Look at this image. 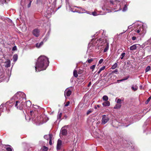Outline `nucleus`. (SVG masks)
<instances>
[{
	"label": "nucleus",
	"instance_id": "f257e3e1",
	"mask_svg": "<svg viewBox=\"0 0 151 151\" xmlns=\"http://www.w3.org/2000/svg\"><path fill=\"white\" fill-rule=\"evenodd\" d=\"M48 58L45 56H41L38 59L35 66L36 72L45 70L49 65Z\"/></svg>",
	"mask_w": 151,
	"mask_h": 151
},
{
	"label": "nucleus",
	"instance_id": "f03ea898",
	"mask_svg": "<svg viewBox=\"0 0 151 151\" xmlns=\"http://www.w3.org/2000/svg\"><path fill=\"white\" fill-rule=\"evenodd\" d=\"M13 98L15 99L17 98L18 100H20L21 101L23 99L25 100L26 99V95L23 92H19L16 94L13 97Z\"/></svg>",
	"mask_w": 151,
	"mask_h": 151
},
{
	"label": "nucleus",
	"instance_id": "7ed1b4c3",
	"mask_svg": "<svg viewBox=\"0 0 151 151\" xmlns=\"http://www.w3.org/2000/svg\"><path fill=\"white\" fill-rule=\"evenodd\" d=\"M30 114L31 115V117L32 119L33 120H34L35 122H39L41 120H39V117H37L36 118H35V114L37 113V111L36 110L35 111H30Z\"/></svg>",
	"mask_w": 151,
	"mask_h": 151
},
{
	"label": "nucleus",
	"instance_id": "20e7f679",
	"mask_svg": "<svg viewBox=\"0 0 151 151\" xmlns=\"http://www.w3.org/2000/svg\"><path fill=\"white\" fill-rule=\"evenodd\" d=\"M135 31L138 33H139L140 35H144L146 32L143 26L139 27V28L136 29Z\"/></svg>",
	"mask_w": 151,
	"mask_h": 151
},
{
	"label": "nucleus",
	"instance_id": "39448f33",
	"mask_svg": "<svg viewBox=\"0 0 151 151\" xmlns=\"http://www.w3.org/2000/svg\"><path fill=\"white\" fill-rule=\"evenodd\" d=\"M23 102H20L19 100L17 101L16 102V104L15 106L18 109L22 110L23 108Z\"/></svg>",
	"mask_w": 151,
	"mask_h": 151
},
{
	"label": "nucleus",
	"instance_id": "423d86ee",
	"mask_svg": "<svg viewBox=\"0 0 151 151\" xmlns=\"http://www.w3.org/2000/svg\"><path fill=\"white\" fill-rule=\"evenodd\" d=\"M109 118L108 115H105L102 116V118L101 121V123L103 124H104L106 123L109 120Z\"/></svg>",
	"mask_w": 151,
	"mask_h": 151
},
{
	"label": "nucleus",
	"instance_id": "0eeeda50",
	"mask_svg": "<svg viewBox=\"0 0 151 151\" xmlns=\"http://www.w3.org/2000/svg\"><path fill=\"white\" fill-rule=\"evenodd\" d=\"M140 45L139 44L134 45L130 47V50H133L136 49L137 47L139 48Z\"/></svg>",
	"mask_w": 151,
	"mask_h": 151
},
{
	"label": "nucleus",
	"instance_id": "6e6552de",
	"mask_svg": "<svg viewBox=\"0 0 151 151\" xmlns=\"http://www.w3.org/2000/svg\"><path fill=\"white\" fill-rule=\"evenodd\" d=\"M71 93V91L69 89H66L65 91L64 95L66 98V96H69Z\"/></svg>",
	"mask_w": 151,
	"mask_h": 151
},
{
	"label": "nucleus",
	"instance_id": "1a4fd4ad",
	"mask_svg": "<svg viewBox=\"0 0 151 151\" xmlns=\"http://www.w3.org/2000/svg\"><path fill=\"white\" fill-rule=\"evenodd\" d=\"M32 33L35 36L37 37L39 35L40 31L38 29H36L33 30Z\"/></svg>",
	"mask_w": 151,
	"mask_h": 151
},
{
	"label": "nucleus",
	"instance_id": "9d476101",
	"mask_svg": "<svg viewBox=\"0 0 151 151\" xmlns=\"http://www.w3.org/2000/svg\"><path fill=\"white\" fill-rule=\"evenodd\" d=\"M62 145V141H61L59 139L58 140L57 145V150H60L61 146Z\"/></svg>",
	"mask_w": 151,
	"mask_h": 151
},
{
	"label": "nucleus",
	"instance_id": "9b49d317",
	"mask_svg": "<svg viewBox=\"0 0 151 151\" xmlns=\"http://www.w3.org/2000/svg\"><path fill=\"white\" fill-rule=\"evenodd\" d=\"M61 134L63 135H65L67 134V130L66 129H64L63 127L61 129Z\"/></svg>",
	"mask_w": 151,
	"mask_h": 151
},
{
	"label": "nucleus",
	"instance_id": "f8f14e48",
	"mask_svg": "<svg viewBox=\"0 0 151 151\" xmlns=\"http://www.w3.org/2000/svg\"><path fill=\"white\" fill-rule=\"evenodd\" d=\"M105 48L104 50V52H107L109 49V45L108 43H107L105 45Z\"/></svg>",
	"mask_w": 151,
	"mask_h": 151
},
{
	"label": "nucleus",
	"instance_id": "ddd939ff",
	"mask_svg": "<svg viewBox=\"0 0 151 151\" xmlns=\"http://www.w3.org/2000/svg\"><path fill=\"white\" fill-rule=\"evenodd\" d=\"M5 148L7 151H12L13 148L10 145H6Z\"/></svg>",
	"mask_w": 151,
	"mask_h": 151
},
{
	"label": "nucleus",
	"instance_id": "4468645a",
	"mask_svg": "<svg viewBox=\"0 0 151 151\" xmlns=\"http://www.w3.org/2000/svg\"><path fill=\"white\" fill-rule=\"evenodd\" d=\"M102 105L104 106H109L110 105V103L109 101H106L103 102Z\"/></svg>",
	"mask_w": 151,
	"mask_h": 151
},
{
	"label": "nucleus",
	"instance_id": "2eb2a0df",
	"mask_svg": "<svg viewBox=\"0 0 151 151\" xmlns=\"http://www.w3.org/2000/svg\"><path fill=\"white\" fill-rule=\"evenodd\" d=\"M6 67H9L10 66L11 61L10 60H8L5 62Z\"/></svg>",
	"mask_w": 151,
	"mask_h": 151
},
{
	"label": "nucleus",
	"instance_id": "dca6fc26",
	"mask_svg": "<svg viewBox=\"0 0 151 151\" xmlns=\"http://www.w3.org/2000/svg\"><path fill=\"white\" fill-rule=\"evenodd\" d=\"M62 115V113L61 112L58 113L57 118L59 120V121H60L61 120V117Z\"/></svg>",
	"mask_w": 151,
	"mask_h": 151
},
{
	"label": "nucleus",
	"instance_id": "f3484780",
	"mask_svg": "<svg viewBox=\"0 0 151 151\" xmlns=\"http://www.w3.org/2000/svg\"><path fill=\"white\" fill-rule=\"evenodd\" d=\"M131 88L132 90L134 91H135L138 89V87L136 85H135V86H132Z\"/></svg>",
	"mask_w": 151,
	"mask_h": 151
},
{
	"label": "nucleus",
	"instance_id": "a211bd4d",
	"mask_svg": "<svg viewBox=\"0 0 151 151\" xmlns=\"http://www.w3.org/2000/svg\"><path fill=\"white\" fill-rule=\"evenodd\" d=\"M43 42H41L40 43H37L36 44V46L37 48H40L43 45Z\"/></svg>",
	"mask_w": 151,
	"mask_h": 151
},
{
	"label": "nucleus",
	"instance_id": "6ab92c4d",
	"mask_svg": "<svg viewBox=\"0 0 151 151\" xmlns=\"http://www.w3.org/2000/svg\"><path fill=\"white\" fill-rule=\"evenodd\" d=\"M121 106V105L119 104H117L114 107V109H120Z\"/></svg>",
	"mask_w": 151,
	"mask_h": 151
},
{
	"label": "nucleus",
	"instance_id": "aec40b11",
	"mask_svg": "<svg viewBox=\"0 0 151 151\" xmlns=\"http://www.w3.org/2000/svg\"><path fill=\"white\" fill-rule=\"evenodd\" d=\"M102 99L105 101H108L109 98L106 95L102 97Z\"/></svg>",
	"mask_w": 151,
	"mask_h": 151
},
{
	"label": "nucleus",
	"instance_id": "412c9836",
	"mask_svg": "<svg viewBox=\"0 0 151 151\" xmlns=\"http://www.w3.org/2000/svg\"><path fill=\"white\" fill-rule=\"evenodd\" d=\"M26 104L27 107H29L31 105V103L30 101H28L26 102Z\"/></svg>",
	"mask_w": 151,
	"mask_h": 151
},
{
	"label": "nucleus",
	"instance_id": "4be33fe9",
	"mask_svg": "<svg viewBox=\"0 0 151 151\" xmlns=\"http://www.w3.org/2000/svg\"><path fill=\"white\" fill-rule=\"evenodd\" d=\"M123 101V100H122L120 99H118L116 101V103L121 105V104L122 102Z\"/></svg>",
	"mask_w": 151,
	"mask_h": 151
},
{
	"label": "nucleus",
	"instance_id": "5701e85b",
	"mask_svg": "<svg viewBox=\"0 0 151 151\" xmlns=\"http://www.w3.org/2000/svg\"><path fill=\"white\" fill-rule=\"evenodd\" d=\"M118 65L117 63H115L112 66L111 68L112 69H114L115 68H116L117 66Z\"/></svg>",
	"mask_w": 151,
	"mask_h": 151
},
{
	"label": "nucleus",
	"instance_id": "b1692460",
	"mask_svg": "<svg viewBox=\"0 0 151 151\" xmlns=\"http://www.w3.org/2000/svg\"><path fill=\"white\" fill-rule=\"evenodd\" d=\"M13 58L14 61H16L17 59V55H14Z\"/></svg>",
	"mask_w": 151,
	"mask_h": 151
},
{
	"label": "nucleus",
	"instance_id": "393cba45",
	"mask_svg": "<svg viewBox=\"0 0 151 151\" xmlns=\"http://www.w3.org/2000/svg\"><path fill=\"white\" fill-rule=\"evenodd\" d=\"M73 75L76 78L78 76V75L77 73V71L76 70H74L73 71Z\"/></svg>",
	"mask_w": 151,
	"mask_h": 151
},
{
	"label": "nucleus",
	"instance_id": "a878e982",
	"mask_svg": "<svg viewBox=\"0 0 151 151\" xmlns=\"http://www.w3.org/2000/svg\"><path fill=\"white\" fill-rule=\"evenodd\" d=\"M27 1L28 3V4L27 5V7L28 8H29L30 7L31 4L32 2V1L31 0H29Z\"/></svg>",
	"mask_w": 151,
	"mask_h": 151
},
{
	"label": "nucleus",
	"instance_id": "bb28decb",
	"mask_svg": "<svg viewBox=\"0 0 151 151\" xmlns=\"http://www.w3.org/2000/svg\"><path fill=\"white\" fill-rule=\"evenodd\" d=\"M127 5H124V7L123 8V9L122 11L123 12H125V11H126V10H127Z\"/></svg>",
	"mask_w": 151,
	"mask_h": 151
},
{
	"label": "nucleus",
	"instance_id": "cd10ccee",
	"mask_svg": "<svg viewBox=\"0 0 151 151\" xmlns=\"http://www.w3.org/2000/svg\"><path fill=\"white\" fill-rule=\"evenodd\" d=\"M150 70V66H148L145 69V72H147Z\"/></svg>",
	"mask_w": 151,
	"mask_h": 151
},
{
	"label": "nucleus",
	"instance_id": "c85d7f7f",
	"mask_svg": "<svg viewBox=\"0 0 151 151\" xmlns=\"http://www.w3.org/2000/svg\"><path fill=\"white\" fill-rule=\"evenodd\" d=\"M125 55V53L124 52L122 53L121 54V57L120 58L121 59H123V57Z\"/></svg>",
	"mask_w": 151,
	"mask_h": 151
},
{
	"label": "nucleus",
	"instance_id": "c756f323",
	"mask_svg": "<svg viewBox=\"0 0 151 151\" xmlns=\"http://www.w3.org/2000/svg\"><path fill=\"white\" fill-rule=\"evenodd\" d=\"M95 67H96L95 65H93L90 67V68L92 70V71H93V70L95 68Z\"/></svg>",
	"mask_w": 151,
	"mask_h": 151
},
{
	"label": "nucleus",
	"instance_id": "7c9ffc66",
	"mask_svg": "<svg viewBox=\"0 0 151 151\" xmlns=\"http://www.w3.org/2000/svg\"><path fill=\"white\" fill-rule=\"evenodd\" d=\"M91 14L94 16H96L99 15L98 14H97V13L95 12H92Z\"/></svg>",
	"mask_w": 151,
	"mask_h": 151
},
{
	"label": "nucleus",
	"instance_id": "2f4dec72",
	"mask_svg": "<svg viewBox=\"0 0 151 151\" xmlns=\"http://www.w3.org/2000/svg\"><path fill=\"white\" fill-rule=\"evenodd\" d=\"M48 136H49V137H48L49 139L50 140L51 139V140H52V135L51 134H49L48 135Z\"/></svg>",
	"mask_w": 151,
	"mask_h": 151
},
{
	"label": "nucleus",
	"instance_id": "473e14b6",
	"mask_svg": "<svg viewBox=\"0 0 151 151\" xmlns=\"http://www.w3.org/2000/svg\"><path fill=\"white\" fill-rule=\"evenodd\" d=\"M92 112V111L90 110L89 109L88 110V111L87 112L86 114L87 115H88L89 114L91 113Z\"/></svg>",
	"mask_w": 151,
	"mask_h": 151
},
{
	"label": "nucleus",
	"instance_id": "72a5a7b5",
	"mask_svg": "<svg viewBox=\"0 0 151 151\" xmlns=\"http://www.w3.org/2000/svg\"><path fill=\"white\" fill-rule=\"evenodd\" d=\"M49 136L48 135H45L44 136V137L45 139L48 140L49 139Z\"/></svg>",
	"mask_w": 151,
	"mask_h": 151
},
{
	"label": "nucleus",
	"instance_id": "f704fd0d",
	"mask_svg": "<svg viewBox=\"0 0 151 151\" xmlns=\"http://www.w3.org/2000/svg\"><path fill=\"white\" fill-rule=\"evenodd\" d=\"M78 8H81L80 7H77ZM81 9H82V11H81L80 12H79V13H84V11H85V10H84L83 9H82L81 8Z\"/></svg>",
	"mask_w": 151,
	"mask_h": 151
},
{
	"label": "nucleus",
	"instance_id": "c9c22d12",
	"mask_svg": "<svg viewBox=\"0 0 151 151\" xmlns=\"http://www.w3.org/2000/svg\"><path fill=\"white\" fill-rule=\"evenodd\" d=\"M150 100V98H148L147 99V101H146L145 104H147L149 103Z\"/></svg>",
	"mask_w": 151,
	"mask_h": 151
},
{
	"label": "nucleus",
	"instance_id": "e433bc0d",
	"mask_svg": "<svg viewBox=\"0 0 151 151\" xmlns=\"http://www.w3.org/2000/svg\"><path fill=\"white\" fill-rule=\"evenodd\" d=\"M17 50V47L16 46H14L12 48V50L15 51Z\"/></svg>",
	"mask_w": 151,
	"mask_h": 151
},
{
	"label": "nucleus",
	"instance_id": "4c0bfd02",
	"mask_svg": "<svg viewBox=\"0 0 151 151\" xmlns=\"http://www.w3.org/2000/svg\"><path fill=\"white\" fill-rule=\"evenodd\" d=\"M93 61V60L92 59H89L87 60L88 62L89 63H91Z\"/></svg>",
	"mask_w": 151,
	"mask_h": 151
},
{
	"label": "nucleus",
	"instance_id": "58836bf2",
	"mask_svg": "<svg viewBox=\"0 0 151 151\" xmlns=\"http://www.w3.org/2000/svg\"><path fill=\"white\" fill-rule=\"evenodd\" d=\"M103 60H104L103 59H101L99 61V64H100L101 63H102V62H103Z\"/></svg>",
	"mask_w": 151,
	"mask_h": 151
},
{
	"label": "nucleus",
	"instance_id": "ea45409f",
	"mask_svg": "<svg viewBox=\"0 0 151 151\" xmlns=\"http://www.w3.org/2000/svg\"><path fill=\"white\" fill-rule=\"evenodd\" d=\"M105 68V66H104L102 67H101L100 69V70L101 71L103 70H104Z\"/></svg>",
	"mask_w": 151,
	"mask_h": 151
},
{
	"label": "nucleus",
	"instance_id": "a19ab883",
	"mask_svg": "<svg viewBox=\"0 0 151 151\" xmlns=\"http://www.w3.org/2000/svg\"><path fill=\"white\" fill-rule=\"evenodd\" d=\"M69 104H70V102L69 101H68L66 102V104L65 105V106H67L69 105Z\"/></svg>",
	"mask_w": 151,
	"mask_h": 151
},
{
	"label": "nucleus",
	"instance_id": "79ce46f5",
	"mask_svg": "<svg viewBox=\"0 0 151 151\" xmlns=\"http://www.w3.org/2000/svg\"><path fill=\"white\" fill-rule=\"evenodd\" d=\"M128 78V77L127 78H126L125 79H122V80H120L118 81H123L125 80H126Z\"/></svg>",
	"mask_w": 151,
	"mask_h": 151
},
{
	"label": "nucleus",
	"instance_id": "37998d69",
	"mask_svg": "<svg viewBox=\"0 0 151 151\" xmlns=\"http://www.w3.org/2000/svg\"><path fill=\"white\" fill-rule=\"evenodd\" d=\"M118 72V70L117 69H115L112 71L113 73H117Z\"/></svg>",
	"mask_w": 151,
	"mask_h": 151
},
{
	"label": "nucleus",
	"instance_id": "c03bdc74",
	"mask_svg": "<svg viewBox=\"0 0 151 151\" xmlns=\"http://www.w3.org/2000/svg\"><path fill=\"white\" fill-rule=\"evenodd\" d=\"M2 1L3 0H0V5L5 3L4 2H3Z\"/></svg>",
	"mask_w": 151,
	"mask_h": 151
},
{
	"label": "nucleus",
	"instance_id": "a18cd8bd",
	"mask_svg": "<svg viewBox=\"0 0 151 151\" xmlns=\"http://www.w3.org/2000/svg\"><path fill=\"white\" fill-rule=\"evenodd\" d=\"M136 37L135 36H133L132 38V40H135L136 39Z\"/></svg>",
	"mask_w": 151,
	"mask_h": 151
},
{
	"label": "nucleus",
	"instance_id": "49530a36",
	"mask_svg": "<svg viewBox=\"0 0 151 151\" xmlns=\"http://www.w3.org/2000/svg\"><path fill=\"white\" fill-rule=\"evenodd\" d=\"M9 0H3V2H4L5 3L7 2L8 1H9Z\"/></svg>",
	"mask_w": 151,
	"mask_h": 151
},
{
	"label": "nucleus",
	"instance_id": "de8ad7c7",
	"mask_svg": "<svg viewBox=\"0 0 151 151\" xmlns=\"http://www.w3.org/2000/svg\"><path fill=\"white\" fill-rule=\"evenodd\" d=\"M52 140H51V139H50L49 140V143L50 145H52Z\"/></svg>",
	"mask_w": 151,
	"mask_h": 151
},
{
	"label": "nucleus",
	"instance_id": "09e8293b",
	"mask_svg": "<svg viewBox=\"0 0 151 151\" xmlns=\"http://www.w3.org/2000/svg\"><path fill=\"white\" fill-rule=\"evenodd\" d=\"M41 1V0H37V4L40 3Z\"/></svg>",
	"mask_w": 151,
	"mask_h": 151
},
{
	"label": "nucleus",
	"instance_id": "8fccbe9b",
	"mask_svg": "<svg viewBox=\"0 0 151 151\" xmlns=\"http://www.w3.org/2000/svg\"><path fill=\"white\" fill-rule=\"evenodd\" d=\"M101 72V71L99 69V70L98 72V74H99Z\"/></svg>",
	"mask_w": 151,
	"mask_h": 151
},
{
	"label": "nucleus",
	"instance_id": "3c124183",
	"mask_svg": "<svg viewBox=\"0 0 151 151\" xmlns=\"http://www.w3.org/2000/svg\"><path fill=\"white\" fill-rule=\"evenodd\" d=\"M91 85V82H90L89 83V84H88V86H90Z\"/></svg>",
	"mask_w": 151,
	"mask_h": 151
},
{
	"label": "nucleus",
	"instance_id": "603ef678",
	"mask_svg": "<svg viewBox=\"0 0 151 151\" xmlns=\"http://www.w3.org/2000/svg\"><path fill=\"white\" fill-rule=\"evenodd\" d=\"M87 14H90V15H91V13H92L91 12H87Z\"/></svg>",
	"mask_w": 151,
	"mask_h": 151
},
{
	"label": "nucleus",
	"instance_id": "864d4df0",
	"mask_svg": "<svg viewBox=\"0 0 151 151\" xmlns=\"http://www.w3.org/2000/svg\"><path fill=\"white\" fill-rule=\"evenodd\" d=\"M35 107H34L35 108L37 109V108L38 107V106L37 105H35Z\"/></svg>",
	"mask_w": 151,
	"mask_h": 151
},
{
	"label": "nucleus",
	"instance_id": "5fc2aeb1",
	"mask_svg": "<svg viewBox=\"0 0 151 151\" xmlns=\"http://www.w3.org/2000/svg\"><path fill=\"white\" fill-rule=\"evenodd\" d=\"M97 106L99 108L100 107V106L99 105H97Z\"/></svg>",
	"mask_w": 151,
	"mask_h": 151
},
{
	"label": "nucleus",
	"instance_id": "6e6d98bb",
	"mask_svg": "<svg viewBox=\"0 0 151 151\" xmlns=\"http://www.w3.org/2000/svg\"><path fill=\"white\" fill-rule=\"evenodd\" d=\"M111 3L113 4V1H110Z\"/></svg>",
	"mask_w": 151,
	"mask_h": 151
},
{
	"label": "nucleus",
	"instance_id": "4d7b16f0",
	"mask_svg": "<svg viewBox=\"0 0 151 151\" xmlns=\"http://www.w3.org/2000/svg\"><path fill=\"white\" fill-rule=\"evenodd\" d=\"M71 11H72L73 12H76V11H73L72 10H71Z\"/></svg>",
	"mask_w": 151,
	"mask_h": 151
},
{
	"label": "nucleus",
	"instance_id": "13d9d810",
	"mask_svg": "<svg viewBox=\"0 0 151 151\" xmlns=\"http://www.w3.org/2000/svg\"><path fill=\"white\" fill-rule=\"evenodd\" d=\"M149 98H150V99H151V96H150L149 97Z\"/></svg>",
	"mask_w": 151,
	"mask_h": 151
},
{
	"label": "nucleus",
	"instance_id": "bf43d9fd",
	"mask_svg": "<svg viewBox=\"0 0 151 151\" xmlns=\"http://www.w3.org/2000/svg\"><path fill=\"white\" fill-rule=\"evenodd\" d=\"M149 98H150V99H151V96H150L149 97Z\"/></svg>",
	"mask_w": 151,
	"mask_h": 151
},
{
	"label": "nucleus",
	"instance_id": "052dcab7",
	"mask_svg": "<svg viewBox=\"0 0 151 151\" xmlns=\"http://www.w3.org/2000/svg\"><path fill=\"white\" fill-rule=\"evenodd\" d=\"M130 27V26H129V27H128V28H129Z\"/></svg>",
	"mask_w": 151,
	"mask_h": 151
},
{
	"label": "nucleus",
	"instance_id": "680f3d73",
	"mask_svg": "<svg viewBox=\"0 0 151 151\" xmlns=\"http://www.w3.org/2000/svg\"><path fill=\"white\" fill-rule=\"evenodd\" d=\"M65 117L66 118L67 117V116H65Z\"/></svg>",
	"mask_w": 151,
	"mask_h": 151
},
{
	"label": "nucleus",
	"instance_id": "e2e57ef3",
	"mask_svg": "<svg viewBox=\"0 0 151 151\" xmlns=\"http://www.w3.org/2000/svg\"><path fill=\"white\" fill-rule=\"evenodd\" d=\"M142 87L141 86H140V88H142Z\"/></svg>",
	"mask_w": 151,
	"mask_h": 151
}]
</instances>
